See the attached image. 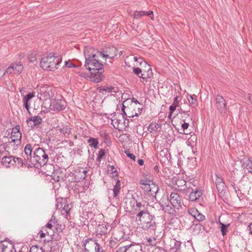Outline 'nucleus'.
Masks as SVG:
<instances>
[{"label": "nucleus", "mask_w": 252, "mask_h": 252, "mask_svg": "<svg viewBox=\"0 0 252 252\" xmlns=\"http://www.w3.org/2000/svg\"><path fill=\"white\" fill-rule=\"evenodd\" d=\"M139 165H143L144 164V160L142 159H139L137 161Z\"/></svg>", "instance_id": "69168bd1"}, {"label": "nucleus", "mask_w": 252, "mask_h": 252, "mask_svg": "<svg viewBox=\"0 0 252 252\" xmlns=\"http://www.w3.org/2000/svg\"><path fill=\"white\" fill-rule=\"evenodd\" d=\"M86 171L83 168H78L74 171V181L79 182L81 180H84L86 177Z\"/></svg>", "instance_id": "2eb2a0df"}, {"label": "nucleus", "mask_w": 252, "mask_h": 252, "mask_svg": "<svg viewBox=\"0 0 252 252\" xmlns=\"http://www.w3.org/2000/svg\"><path fill=\"white\" fill-rule=\"evenodd\" d=\"M144 15H146L145 11H135L134 13V18H139Z\"/></svg>", "instance_id": "58836bf2"}, {"label": "nucleus", "mask_w": 252, "mask_h": 252, "mask_svg": "<svg viewBox=\"0 0 252 252\" xmlns=\"http://www.w3.org/2000/svg\"><path fill=\"white\" fill-rule=\"evenodd\" d=\"M178 103H179L178 96H176V97H175V98L174 99L173 103L172 104L173 105H176V106H177L178 107Z\"/></svg>", "instance_id": "bf43d9fd"}, {"label": "nucleus", "mask_w": 252, "mask_h": 252, "mask_svg": "<svg viewBox=\"0 0 252 252\" xmlns=\"http://www.w3.org/2000/svg\"><path fill=\"white\" fill-rule=\"evenodd\" d=\"M44 231H46V229L45 227H42L41 229L39 231V234L40 235V238H43L45 237L46 233Z\"/></svg>", "instance_id": "09e8293b"}, {"label": "nucleus", "mask_w": 252, "mask_h": 252, "mask_svg": "<svg viewBox=\"0 0 252 252\" xmlns=\"http://www.w3.org/2000/svg\"><path fill=\"white\" fill-rule=\"evenodd\" d=\"M63 209L66 214H68L69 211L70 210V208L69 207L68 205H64Z\"/></svg>", "instance_id": "13d9d810"}, {"label": "nucleus", "mask_w": 252, "mask_h": 252, "mask_svg": "<svg viewBox=\"0 0 252 252\" xmlns=\"http://www.w3.org/2000/svg\"><path fill=\"white\" fill-rule=\"evenodd\" d=\"M216 179H215V184L216 186V188L218 189V192H221L225 188V184L223 182V179L220 176V175L217 173L215 174Z\"/></svg>", "instance_id": "dca6fc26"}, {"label": "nucleus", "mask_w": 252, "mask_h": 252, "mask_svg": "<svg viewBox=\"0 0 252 252\" xmlns=\"http://www.w3.org/2000/svg\"><path fill=\"white\" fill-rule=\"evenodd\" d=\"M189 123L184 122L182 125V129L183 130V132H180V133H183V134H188V132H185V130L187 129L189 127Z\"/></svg>", "instance_id": "3c124183"}, {"label": "nucleus", "mask_w": 252, "mask_h": 252, "mask_svg": "<svg viewBox=\"0 0 252 252\" xmlns=\"http://www.w3.org/2000/svg\"><path fill=\"white\" fill-rule=\"evenodd\" d=\"M84 54L85 57L84 66L89 71L94 69L96 71V68L103 66V64L99 59V57L113 59L115 57V55L111 56L110 54L98 51L95 50L94 48L90 47H85Z\"/></svg>", "instance_id": "f03ea898"}, {"label": "nucleus", "mask_w": 252, "mask_h": 252, "mask_svg": "<svg viewBox=\"0 0 252 252\" xmlns=\"http://www.w3.org/2000/svg\"><path fill=\"white\" fill-rule=\"evenodd\" d=\"M105 154V151L104 150L101 149L98 152L97 158L96 159L97 161L100 162L101 159Z\"/></svg>", "instance_id": "4c0bfd02"}, {"label": "nucleus", "mask_w": 252, "mask_h": 252, "mask_svg": "<svg viewBox=\"0 0 252 252\" xmlns=\"http://www.w3.org/2000/svg\"><path fill=\"white\" fill-rule=\"evenodd\" d=\"M99 227L101 229V232L104 234L108 233L110 230H108L106 225L102 224L99 225Z\"/></svg>", "instance_id": "ea45409f"}, {"label": "nucleus", "mask_w": 252, "mask_h": 252, "mask_svg": "<svg viewBox=\"0 0 252 252\" xmlns=\"http://www.w3.org/2000/svg\"><path fill=\"white\" fill-rule=\"evenodd\" d=\"M195 227L196 229H198L199 231H201V229L203 228L202 227V226L200 224H195Z\"/></svg>", "instance_id": "0e129e2a"}, {"label": "nucleus", "mask_w": 252, "mask_h": 252, "mask_svg": "<svg viewBox=\"0 0 252 252\" xmlns=\"http://www.w3.org/2000/svg\"><path fill=\"white\" fill-rule=\"evenodd\" d=\"M78 73L79 74V76L82 77L86 78L88 76V74L85 72H79Z\"/></svg>", "instance_id": "680f3d73"}, {"label": "nucleus", "mask_w": 252, "mask_h": 252, "mask_svg": "<svg viewBox=\"0 0 252 252\" xmlns=\"http://www.w3.org/2000/svg\"><path fill=\"white\" fill-rule=\"evenodd\" d=\"M116 52V48L113 46H112L107 48L105 52L106 54H110L111 56H112L113 55H115V56H116L117 55Z\"/></svg>", "instance_id": "c9c22d12"}, {"label": "nucleus", "mask_w": 252, "mask_h": 252, "mask_svg": "<svg viewBox=\"0 0 252 252\" xmlns=\"http://www.w3.org/2000/svg\"><path fill=\"white\" fill-rule=\"evenodd\" d=\"M150 183L151 181L147 179L140 181L141 188L144 190V193L156 198V195L159 190L158 187L154 183Z\"/></svg>", "instance_id": "20e7f679"}, {"label": "nucleus", "mask_w": 252, "mask_h": 252, "mask_svg": "<svg viewBox=\"0 0 252 252\" xmlns=\"http://www.w3.org/2000/svg\"><path fill=\"white\" fill-rule=\"evenodd\" d=\"M120 123V120L118 119L117 115H114L112 118V124L114 126H115L116 125L118 126Z\"/></svg>", "instance_id": "a19ab883"}, {"label": "nucleus", "mask_w": 252, "mask_h": 252, "mask_svg": "<svg viewBox=\"0 0 252 252\" xmlns=\"http://www.w3.org/2000/svg\"><path fill=\"white\" fill-rule=\"evenodd\" d=\"M154 217L149 214V216L145 217V215L138 220L142 222L143 228L147 230H155L156 229V223L153 220Z\"/></svg>", "instance_id": "39448f33"}, {"label": "nucleus", "mask_w": 252, "mask_h": 252, "mask_svg": "<svg viewBox=\"0 0 252 252\" xmlns=\"http://www.w3.org/2000/svg\"><path fill=\"white\" fill-rule=\"evenodd\" d=\"M187 98L190 105L192 107H195L197 105V100L196 99V96L195 94L188 95Z\"/></svg>", "instance_id": "a878e982"}, {"label": "nucleus", "mask_w": 252, "mask_h": 252, "mask_svg": "<svg viewBox=\"0 0 252 252\" xmlns=\"http://www.w3.org/2000/svg\"><path fill=\"white\" fill-rule=\"evenodd\" d=\"M34 96V93H28L27 95H24L23 98V102L24 106L26 108V110L29 112L30 108V100Z\"/></svg>", "instance_id": "6ab92c4d"}, {"label": "nucleus", "mask_w": 252, "mask_h": 252, "mask_svg": "<svg viewBox=\"0 0 252 252\" xmlns=\"http://www.w3.org/2000/svg\"><path fill=\"white\" fill-rule=\"evenodd\" d=\"M13 65L14 68L15 73H20L22 72V71L23 70V66L22 64L16 63H13Z\"/></svg>", "instance_id": "e433bc0d"}, {"label": "nucleus", "mask_w": 252, "mask_h": 252, "mask_svg": "<svg viewBox=\"0 0 252 252\" xmlns=\"http://www.w3.org/2000/svg\"><path fill=\"white\" fill-rule=\"evenodd\" d=\"M21 143V140H18L17 139L13 138L11 139V141H9L7 143H6V145H11L15 146L16 147H18L20 145Z\"/></svg>", "instance_id": "2f4dec72"}, {"label": "nucleus", "mask_w": 252, "mask_h": 252, "mask_svg": "<svg viewBox=\"0 0 252 252\" xmlns=\"http://www.w3.org/2000/svg\"><path fill=\"white\" fill-rule=\"evenodd\" d=\"M0 247L1 248L2 252H16L14 244L6 240L1 242Z\"/></svg>", "instance_id": "4468645a"}, {"label": "nucleus", "mask_w": 252, "mask_h": 252, "mask_svg": "<svg viewBox=\"0 0 252 252\" xmlns=\"http://www.w3.org/2000/svg\"><path fill=\"white\" fill-rule=\"evenodd\" d=\"M125 153L126 154L128 157L133 159L134 161H135L136 157L133 154H131L127 151L125 152Z\"/></svg>", "instance_id": "6e6d98bb"}, {"label": "nucleus", "mask_w": 252, "mask_h": 252, "mask_svg": "<svg viewBox=\"0 0 252 252\" xmlns=\"http://www.w3.org/2000/svg\"><path fill=\"white\" fill-rule=\"evenodd\" d=\"M91 71V79L92 81L95 83L100 82L103 78L102 73L104 72L103 67L96 68V71L92 70Z\"/></svg>", "instance_id": "6e6552de"}, {"label": "nucleus", "mask_w": 252, "mask_h": 252, "mask_svg": "<svg viewBox=\"0 0 252 252\" xmlns=\"http://www.w3.org/2000/svg\"><path fill=\"white\" fill-rule=\"evenodd\" d=\"M248 98V99H249L250 102L252 105V95L249 94Z\"/></svg>", "instance_id": "338daca9"}, {"label": "nucleus", "mask_w": 252, "mask_h": 252, "mask_svg": "<svg viewBox=\"0 0 252 252\" xmlns=\"http://www.w3.org/2000/svg\"><path fill=\"white\" fill-rule=\"evenodd\" d=\"M108 170V171L110 172L111 173H115V176H118V173L117 172V170L113 165H109Z\"/></svg>", "instance_id": "79ce46f5"}, {"label": "nucleus", "mask_w": 252, "mask_h": 252, "mask_svg": "<svg viewBox=\"0 0 252 252\" xmlns=\"http://www.w3.org/2000/svg\"><path fill=\"white\" fill-rule=\"evenodd\" d=\"M146 15H147L151 17V19H153V11H149V12H146Z\"/></svg>", "instance_id": "052dcab7"}, {"label": "nucleus", "mask_w": 252, "mask_h": 252, "mask_svg": "<svg viewBox=\"0 0 252 252\" xmlns=\"http://www.w3.org/2000/svg\"><path fill=\"white\" fill-rule=\"evenodd\" d=\"M177 107V106L173 105V104L169 107L168 117H170L171 116L172 113L176 110Z\"/></svg>", "instance_id": "de8ad7c7"}, {"label": "nucleus", "mask_w": 252, "mask_h": 252, "mask_svg": "<svg viewBox=\"0 0 252 252\" xmlns=\"http://www.w3.org/2000/svg\"><path fill=\"white\" fill-rule=\"evenodd\" d=\"M22 158H15V163H17L20 166H23L24 164L27 165V167H30V166L29 165V163L27 162V160H26V156H25V148H24V153L22 154Z\"/></svg>", "instance_id": "5701e85b"}, {"label": "nucleus", "mask_w": 252, "mask_h": 252, "mask_svg": "<svg viewBox=\"0 0 252 252\" xmlns=\"http://www.w3.org/2000/svg\"><path fill=\"white\" fill-rule=\"evenodd\" d=\"M136 208L135 209L136 211H138V213L136 215L137 218L141 219V217L145 215V217L149 216V212L148 210V206H149L148 203L145 201L142 202H136Z\"/></svg>", "instance_id": "423d86ee"}, {"label": "nucleus", "mask_w": 252, "mask_h": 252, "mask_svg": "<svg viewBox=\"0 0 252 252\" xmlns=\"http://www.w3.org/2000/svg\"><path fill=\"white\" fill-rule=\"evenodd\" d=\"M159 127L158 124L152 123L148 126V130L152 134H155Z\"/></svg>", "instance_id": "393cba45"}, {"label": "nucleus", "mask_w": 252, "mask_h": 252, "mask_svg": "<svg viewBox=\"0 0 252 252\" xmlns=\"http://www.w3.org/2000/svg\"><path fill=\"white\" fill-rule=\"evenodd\" d=\"M242 166L244 169L248 170L249 173H252V159L248 158H244L241 160Z\"/></svg>", "instance_id": "f3484780"}, {"label": "nucleus", "mask_w": 252, "mask_h": 252, "mask_svg": "<svg viewBox=\"0 0 252 252\" xmlns=\"http://www.w3.org/2000/svg\"><path fill=\"white\" fill-rule=\"evenodd\" d=\"M148 67L149 69L147 71V74H145V70H142V69L139 67H134L133 71L135 74L137 75L139 77L142 78L143 80H145L150 77V75L152 73V70L149 66H148Z\"/></svg>", "instance_id": "ddd939ff"}, {"label": "nucleus", "mask_w": 252, "mask_h": 252, "mask_svg": "<svg viewBox=\"0 0 252 252\" xmlns=\"http://www.w3.org/2000/svg\"><path fill=\"white\" fill-rule=\"evenodd\" d=\"M21 138H22V134L21 133H15V134H14V133H11V136H10V138L11 139H13V138H15V139H17L18 140H21Z\"/></svg>", "instance_id": "a18cd8bd"}, {"label": "nucleus", "mask_w": 252, "mask_h": 252, "mask_svg": "<svg viewBox=\"0 0 252 252\" xmlns=\"http://www.w3.org/2000/svg\"><path fill=\"white\" fill-rule=\"evenodd\" d=\"M33 150V147L31 144L29 143L26 145V160L29 163L30 167H34L35 165L40 166H44L46 165L49 160L48 150L38 147L34 150L32 155Z\"/></svg>", "instance_id": "f257e3e1"}, {"label": "nucleus", "mask_w": 252, "mask_h": 252, "mask_svg": "<svg viewBox=\"0 0 252 252\" xmlns=\"http://www.w3.org/2000/svg\"><path fill=\"white\" fill-rule=\"evenodd\" d=\"M66 103L64 100H54L51 103L50 109L53 111H61L65 109Z\"/></svg>", "instance_id": "f8f14e48"}, {"label": "nucleus", "mask_w": 252, "mask_h": 252, "mask_svg": "<svg viewBox=\"0 0 252 252\" xmlns=\"http://www.w3.org/2000/svg\"><path fill=\"white\" fill-rule=\"evenodd\" d=\"M11 133L14 134L21 133L20 126L16 125L14 128H13L12 129Z\"/></svg>", "instance_id": "8fccbe9b"}, {"label": "nucleus", "mask_w": 252, "mask_h": 252, "mask_svg": "<svg viewBox=\"0 0 252 252\" xmlns=\"http://www.w3.org/2000/svg\"><path fill=\"white\" fill-rule=\"evenodd\" d=\"M176 185H177L178 187L181 186L182 185L186 186V188H188V185H187V182L184 180H178L176 181Z\"/></svg>", "instance_id": "49530a36"}, {"label": "nucleus", "mask_w": 252, "mask_h": 252, "mask_svg": "<svg viewBox=\"0 0 252 252\" xmlns=\"http://www.w3.org/2000/svg\"><path fill=\"white\" fill-rule=\"evenodd\" d=\"M51 239L50 240H44V247H45V245H46V243H48V244H50V243H52V239L53 238V237L52 236H51Z\"/></svg>", "instance_id": "e2e57ef3"}, {"label": "nucleus", "mask_w": 252, "mask_h": 252, "mask_svg": "<svg viewBox=\"0 0 252 252\" xmlns=\"http://www.w3.org/2000/svg\"><path fill=\"white\" fill-rule=\"evenodd\" d=\"M6 72H7V73H8V74H11L12 72H14L15 73L13 63L10 66L8 67L7 68Z\"/></svg>", "instance_id": "864d4df0"}, {"label": "nucleus", "mask_w": 252, "mask_h": 252, "mask_svg": "<svg viewBox=\"0 0 252 252\" xmlns=\"http://www.w3.org/2000/svg\"><path fill=\"white\" fill-rule=\"evenodd\" d=\"M84 247V251L85 252H89V248H94L95 252H100V245L95 241H93L92 239H88L86 240L85 242L83 244Z\"/></svg>", "instance_id": "1a4fd4ad"}, {"label": "nucleus", "mask_w": 252, "mask_h": 252, "mask_svg": "<svg viewBox=\"0 0 252 252\" xmlns=\"http://www.w3.org/2000/svg\"><path fill=\"white\" fill-rule=\"evenodd\" d=\"M56 222V218L55 216H52L50 220L43 227H45L46 229L48 228L50 230H53V225L55 224Z\"/></svg>", "instance_id": "cd10ccee"}, {"label": "nucleus", "mask_w": 252, "mask_h": 252, "mask_svg": "<svg viewBox=\"0 0 252 252\" xmlns=\"http://www.w3.org/2000/svg\"><path fill=\"white\" fill-rule=\"evenodd\" d=\"M220 224L221 225L220 231H221V234L223 236H225L227 232V229L228 228L229 224H224L220 221Z\"/></svg>", "instance_id": "72a5a7b5"}, {"label": "nucleus", "mask_w": 252, "mask_h": 252, "mask_svg": "<svg viewBox=\"0 0 252 252\" xmlns=\"http://www.w3.org/2000/svg\"><path fill=\"white\" fill-rule=\"evenodd\" d=\"M42 119L41 118V117L40 116H33L32 117L28 118L26 122L28 124H29L30 122H33V125H32V126H39L40 124H41L42 123Z\"/></svg>", "instance_id": "4be33fe9"}, {"label": "nucleus", "mask_w": 252, "mask_h": 252, "mask_svg": "<svg viewBox=\"0 0 252 252\" xmlns=\"http://www.w3.org/2000/svg\"><path fill=\"white\" fill-rule=\"evenodd\" d=\"M62 61V57L59 56H44L40 60V67L45 70L54 71L58 68Z\"/></svg>", "instance_id": "7ed1b4c3"}, {"label": "nucleus", "mask_w": 252, "mask_h": 252, "mask_svg": "<svg viewBox=\"0 0 252 252\" xmlns=\"http://www.w3.org/2000/svg\"><path fill=\"white\" fill-rule=\"evenodd\" d=\"M216 107L221 113L225 112L226 110L225 100L220 94H218L216 97Z\"/></svg>", "instance_id": "9d476101"}, {"label": "nucleus", "mask_w": 252, "mask_h": 252, "mask_svg": "<svg viewBox=\"0 0 252 252\" xmlns=\"http://www.w3.org/2000/svg\"><path fill=\"white\" fill-rule=\"evenodd\" d=\"M189 214L198 221H201L205 220V216L200 213L197 209L195 208L191 209L189 210Z\"/></svg>", "instance_id": "aec40b11"}, {"label": "nucleus", "mask_w": 252, "mask_h": 252, "mask_svg": "<svg viewBox=\"0 0 252 252\" xmlns=\"http://www.w3.org/2000/svg\"><path fill=\"white\" fill-rule=\"evenodd\" d=\"M120 189H121V182L120 180H118L117 181L115 185L114 186L113 189V192H114V198H116L118 196V194L120 192Z\"/></svg>", "instance_id": "bb28decb"}, {"label": "nucleus", "mask_w": 252, "mask_h": 252, "mask_svg": "<svg viewBox=\"0 0 252 252\" xmlns=\"http://www.w3.org/2000/svg\"><path fill=\"white\" fill-rule=\"evenodd\" d=\"M181 242L180 241L174 240V245L171 248V250L174 252H178L180 249Z\"/></svg>", "instance_id": "473e14b6"}, {"label": "nucleus", "mask_w": 252, "mask_h": 252, "mask_svg": "<svg viewBox=\"0 0 252 252\" xmlns=\"http://www.w3.org/2000/svg\"><path fill=\"white\" fill-rule=\"evenodd\" d=\"M60 131L63 134L64 136H68L71 133V128L68 127L67 126H63L62 127L59 129Z\"/></svg>", "instance_id": "c85d7f7f"}, {"label": "nucleus", "mask_w": 252, "mask_h": 252, "mask_svg": "<svg viewBox=\"0 0 252 252\" xmlns=\"http://www.w3.org/2000/svg\"><path fill=\"white\" fill-rule=\"evenodd\" d=\"M98 91L100 93H103L104 92L107 93H117L118 92V89L117 88L112 87L111 86H104L103 87L98 88Z\"/></svg>", "instance_id": "412c9836"}, {"label": "nucleus", "mask_w": 252, "mask_h": 252, "mask_svg": "<svg viewBox=\"0 0 252 252\" xmlns=\"http://www.w3.org/2000/svg\"><path fill=\"white\" fill-rule=\"evenodd\" d=\"M161 208L165 212H167L168 213H171L170 211L172 210L171 207L169 205H166L165 206H164L163 205H161Z\"/></svg>", "instance_id": "37998d69"}, {"label": "nucleus", "mask_w": 252, "mask_h": 252, "mask_svg": "<svg viewBox=\"0 0 252 252\" xmlns=\"http://www.w3.org/2000/svg\"><path fill=\"white\" fill-rule=\"evenodd\" d=\"M179 111H180V113H181L182 115H183V116H182L183 118H187L189 116V110H187V111L186 110H183L180 107V109H179Z\"/></svg>", "instance_id": "c03bdc74"}, {"label": "nucleus", "mask_w": 252, "mask_h": 252, "mask_svg": "<svg viewBox=\"0 0 252 252\" xmlns=\"http://www.w3.org/2000/svg\"><path fill=\"white\" fill-rule=\"evenodd\" d=\"M248 228L250 231V234H252V223H251L249 226Z\"/></svg>", "instance_id": "774afa93"}, {"label": "nucleus", "mask_w": 252, "mask_h": 252, "mask_svg": "<svg viewBox=\"0 0 252 252\" xmlns=\"http://www.w3.org/2000/svg\"><path fill=\"white\" fill-rule=\"evenodd\" d=\"M182 198L176 192H172L170 195V202L172 205L179 209L182 207Z\"/></svg>", "instance_id": "9b49d317"}, {"label": "nucleus", "mask_w": 252, "mask_h": 252, "mask_svg": "<svg viewBox=\"0 0 252 252\" xmlns=\"http://www.w3.org/2000/svg\"><path fill=\"white\" fill-rule=\"evenodd\" d=\"M38 95L40 99L47 100L50 98L49 92L47 90H44V88L40 89V92L38 93Z\"/></svg>", "instance_id": "b1692460"}, {"label": "nucleus", "mask_w": 252, "mask_h": 252, "mask_svg": "<svg viewBox=\"0 0 252 252\" xmlns=\"http://www.w3.org/2000/svg\"><path fill=\"white\" fill-rule=\"evenodd\" d=\"M187 192L189 193V199L190 201H195L198 200L203 194V191L200 188H195L194 189L190 188L189 186L187 189Z\"/></svg>", "instance_id": "0eeeda50"}, {"label": "nucleus", "mask_w": 252, "mask_h": 252, "mask_svg": "<svg viewBox=\"0 0 252 252\" xmlns=\"http://www.w3.org/2000/svg\"><path fill=\"white\" fill-rule=\"evenodd\" d=\"M29 252H46V251L42 247H38L36 245H33L30 248Z\"/></svg>", "instance_id": "f704fd0d"}, {"label": "nucleus", "mask_w": 252, "mask_h": 252, "mask_svg": "<svg viewBox=\"0 0 252 252\" xmlns=\"http://www.w3.org/2000/svg\"><path fill=\"white\" fill-rule=\"evenodd\" d=\"M127 249L126 245L120 247L118 250L116 251V252H127Z\"/></svg>", "instance_id": "5fc2aeb1"}, {"label": "nucleus", "mask_w": 252, "mask_h": 252, "mask_svg": "<svg viewBox=\"0 0 252 252\" xmlns=\"http://www.w3.org/2000/svg\"><path fill=\"white\" fill-rule=\"evenodd\" d=\"M88 143L89 146L94 148H97L98 144V141L97 138L91 137L88 140Z\"/></svg>", "instance_id": "c756f323"}, {"label": "nucleus", "mask_w": 252, "mask_h": 252, "mask_svg": "<svg viewBox=\"0 0 252 252\" xmlns=\"http://www.w3.org/2000/svg\"><path fill=\"white\" fill-rule=\"evenodd\" d=\"M15 157L12 156H5L1 159L2 164L6 167H10L15 163Z\"/></svg>", "instance_id": "a211bd4d"}, {"label": "nucleus", "mask_w": 252, "mask_h": 252, "mask_svg": "<svg viewBox=\"0 0 252 252\" xmlns=\"http://www.w3.org/2000/svg\"><path fill=\"white\" fill-rule=\"evenodd\" d=\"M28 59H29V61L32 63L34 62L36 60L35 55L33 53L31 54L29 56Z\"/></svg>", "instance_id": "603ef678"}, {"label": "nucleus", "mask_w": 252, "mask_h": 252, "mask_svg": "<svg viewBox=\"0 0 252 252\" xmlns=\"http://www.w3.org/2000/svg\"><path fill=\"white\" fill-rule=\"evenodd\" d=\"M65 66L67 67H75V65L69 61L65 62Z\"/></svg>", "instance_id": "4d7b16f0"}, {"label": "nucleus", "mask_w": 252, "mask_h": 252, "mask_svg": "<svg viewBox=\"0 0 252 252\" xmlns=\"http://www.w3.org/2000/svg\"><path fill=\"white\" fill-rule=\"evenodd\" d=\"M127 251L128 252H137L139 250V246L138 245L134 244H130L126 245Z\"/></svg>", "instance_id": "7c9ffc66"}]
</instances>
